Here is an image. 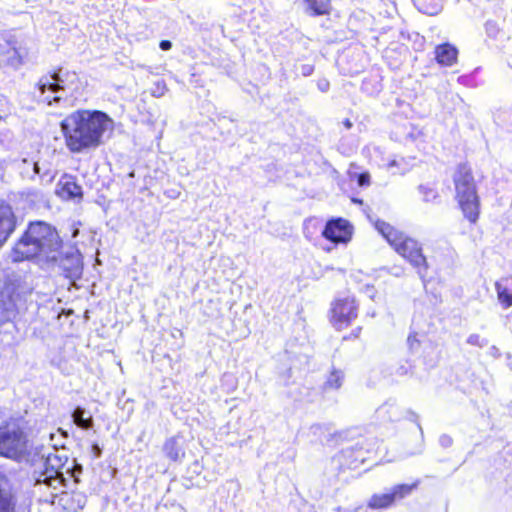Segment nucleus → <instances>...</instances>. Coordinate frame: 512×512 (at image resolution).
Returning a JSON list of instances; mask_svg holds the SVG:
<instances>
[{"mask_svg":"<svg viewBox=\"0 0 512 512\" xmlns=\"http://www.w3.org/2000/svg\"><path fill=\"white\" fill-rule=\"evenodd\" d=\"M394 410H396L395 403L388 401L378 408L377 413L383 418L387 416V419L394 420Z\"/></svg>","mask_w":512,"mask_h":512,"instance_id":"28","label":"nucleus"},{"mask_svg":"<svg viewBox=\"0 0 512 512\" xmlns=\"http://www.w3.org/2000/svg\"><path fill=\"white\" fill-rule=\"evenodd\" d=\"M371 159L378 167H384L387 170L388 161L391 160V156H386L384 149L380 146H373Z\"/></svg>","mask_w":512,"mask_h":512,"instance_id":"23","label":"nucleus"},{"mask_svg":"<svg viewBox=\"0 0 512 512\" xmlns=\"http://www.w3.org/2000/svg\"><path fill=\"white\" fill-rule=\"evenodd\" d=\"M79 88L78 75L73 71L58 70L41 77L37 83L39 95L37 102L46 103L48 106L54 104H68L69 98L74 97V92Z\"/></svg>","mask_w":512,"mask_h":512,"instance_id":"4","label":"nucleus"},{"mask_svg":"<svg viewBox=\"0 0 512 512\" xmlns=\"http://www.w3.org/2000/svg\"><path fill=\"white\" fill-rule=\"evenodd\" d=\"M358 306L354 298L338 299L332 304L331 322L338 330L348 326L358 315Z\"/></svg>","mask_w":512,"mask_h":512,"instance_id":"10","label":"nucleus"},{"mask_svg":"<svg viewBox=\"0 0 512 512\" xmlns=\"http://www.w3.org/2000/svg\"><path fill=\"white\" fill-rule=\"evenodd\" d=\"M48 269H57V271L68 279V288H80L73 286L75 280L79 279L83 271L82 255L78 249L70 247L66 252L61 253L57 257L55 265H50Z\"/></svg>","mask_w":512,"mask_h":512,"instance_id":"8","label":"nucleus"},{"mask_svg":"<svg viewBox=\"0 0 512 512\" xmlns=\"http://www.w3.org/2000/svg\"><path fill=\"white\" fill-rule=\"evenodd\" d=\"M56 193L65 200L80 202L83 199L82 187L77 183L76 177L69 174H64L60 178Z\"/></svg>","mask_w":512,"mask_h":512,"instance_id":"11","label":"nucleus"},{"mask_svg":"<svg viewBox=\"0 0 512 512\" xmlns=\"http://www.w3.org/2000/svg\"><path fill=\"white\" fill-rule=\"evenodd\" d=\"M440 443L444 447H448L452 444V438L448 435H443L440 437Z\"/></svg>","mask_w":512,"mask_h":512,"instance_id":"38","label":"nucleus"},{"mask_svg":"<svg viewBox=\"0 0 512 512\" xmlns=\"http://www.w3.org/2000/svg\"><path fill=\"white\" fill-rule=\"evenodd\" d=\"M467 343L470 345L478 346L480 348L485 347L488 344V340L480 337L478 334H471L467 338Z\"/></svg>","mask_w":512,"mask_h":512,"instance_id":"31","label":"nucleus"},{"mask_svg":"<svg viewBox=\"0 0 512 512\" xmlns=\"http://www.w3.org/2000/svg\"><path fill=\"white\" fill-rule=\"evenodd\" d=\"M410 369H411V366L406 362L404 364H400L396 368L395 374L398 376H405L409 373Z\"/></svg>","mask_w":512,"mask_h":512,"instance_id":"35","label":"nucleus"},{"mask_svg":"<svg viewBox=\"0 0 512 512\" xmlns=\"http://www.w3.org/2000/svg\"><path fill=\"white\" fill-rule=\"evenodd\" d=\"M9 44L12 46V49L14 51V54L18 56V62H21V58L23 57L22 54V47L17 45L16 41L9 40Z\"/></svg>","mask_w":512,"mask_h":512,"instance_id":"36","label":"nucleus"},{"mask_svg":"<svg viewBox=\"0 0 512 512\" xmlns=\"http://www.w3.org/2000/svg\"><path fill=\"white\" fill-rule=\"evenodd\" d=\"M71 416L73 423L83 430L92 429L94 426L92 414L81 406H77Z\"/></svg>","mask_w":512,"mask_h":512,"instance_id":"18","label":"nucleus"},{"mask_svg":"<svg viewBox=\"0 0 512 512\" xmlns=\"http://www.w3.org/2000/svg\"><path fill=\"white\" fill-rule=\"evenodd\" d=\"M30 0H8L9 10L13 14L28 12Z\"/></svg>","mask_w":512,"mask_h":512,"instance_id":"26","label":"nucleus"},{"mask_svg":"<svg viewBox=\"0 0 512 512\" xmlns=\"http://www.w3.org/2000/svg\"><path fill=\"white\" fill-rule=\"evenodd\" d=\"M435 0H414L415 4L418 6L419 11L428 15H435L439 12L440 7L437 3H434Z\"/></svg>","mask_w":512,"mask_h":512,"instance_id":"25","label":"nucleus"},{"mask_svg":"<svg viewBox=\"0 0 512 512\" xmlns=\"http://www.w3.org/2000/svg\"><path fill=\"white\" fill-rule=\"evenodd\" d=\"M374 227L398 254L416 268L423 286L426 287L430 284L431 277L428 276V263L422 253L421 245L383 220L377 219L374 222Z\"/></svg>","mask_w":512,"mask_h":512,"instance_id":"3","label":"nucleus"},{"mask_svg":"<svg viewBox=\"0 0 512 512\" xmlns=\"http://www.w3.org/2000/svg\"><path fill=\"white\" fill-rule=\"evenodd\" d=\"M58 432L61 433V436L63 438H67L68 437V433L66 431L62 430L61 428L58 429Z\"/></svg>","mask_w":512,"mask_h":512,"instance_id":"45","label":"nucleus"},{"mask_svg":"<svg viewBox=\"0 0 512 512\" xmlns=\"http://www.w3.org/2000/svg\"><path fill=\"white\" fill-rule=\"evenodd\" d=\"M50 440V445L48 447H45L44 445H37L34 447V459L37 461L41 457V453H46L47 451H51L52 454H56L58 456L63 457L64 466L67 464L68 458L64 454H59L58 448L64 447V443L58 441L56 438V434L49 433L48 435Z\"/></svg>","mask_w":512,"mask_h":512,"instance_id":"17","label":"nucleus"},{"mask_svg":"<svg viewBox=\"0 0 512 512\" xmlns=\"http://www.w3.org/2000/svg\"><path fill=\"white\" fill-rule=\"evenodd\" d=\"M62 240L55 227L34 220V264L42 269L55 265L60 255Z\"/></svg>","mask_w":512,"mask_h":512,"instance_id":"6","label":"nucleus"},{"mask_svg":"<svg viewBox=\"0 0 512 512\" xmlns=\"http://www.w3.org/2000/svg\"><path fill=\"white\" fill-rule=\"evenodd\" d=\"M33 171H34V174H38V173H39V166H38V163H37V162H34V168H33Z\"/></svg>","mask_w":512,"mask_h":512,"instance_id":"47","label":"nucleus"},{"mask_svg":"<svg viewBox=\"0 0 512 512\" xmlns=\"http://www.w3.org/2000/svg\"><path fill=\"white\" fill-rule=\"evenodd\" d=\"M485 32L489 38L496 39L500 29L495 21L488 20L485 23Z\"/></svg>","mask_w":512,"mask_h":512,"instance_id":"30","label":"nucleus"},{"mask_svg":"<svg viewBox=\"0 0 512 512\" xmlns=\"http://www.w3.org/2000/svg\"><path fill=\"white\" fill-rule=\"evenodd\" d=\"M498 299L503 308H509L512 306V290H497Z\"/></svg>","mask_w":512,"mask_h":512,"instance_id":"29","label":"nucleus"},{"mask_svg":"<svg viewBox=\"0 0 512 512\" xmlns=\"http://www.w3.org/2000/svg\"><path fill=\"white\" fill-rule=\"evenodd\" d=\"M317 88L321 92L326 93L330 89V82L326 78H320L317 81Z\"/></svg>","mask_w":512,"mask_h":512,"instance_id":"34","label":"nucleus"},{"mask_svg":"<svg viewBox=\"0 0 512 512\" xmlns=\"http://www.w3.org/2000/svg\"><path fill=\"white\" fill-rule=\"evenodd\" d=\"M15 229V218L9 204L0 200V247Z\"/></svg>","mask_w":512,"mask_h":512,"instance_id":"13","label":"nucleus"},{"mask_svg":"<svg viewBox=\"0 0 512 512\" xmlns=\"http://www.w3.org/2000/svg\"><path fill=\"white\" fill-rule=\"evenodd\" d=\"M311 431L316 434L318 433V431H321L322 430V426L320 424H314L311 426Z\"/></svg>","mask_w":512,"mask_h":512,"instance_id":"42","label":"nucleus"},{"mask_svg":"<svg viewBox=\"0 0 512 512\" xmlns=\"http://www.w3.org/2000/svg\"><path fill=\"white\" fill-rule=\"evenodd\" d=\"M92 452H93L94 456L96 458H98V457L101 456L102 450H101V448L99 447L98 444H93L92 445Z\"/></svg>","mask_w":512,"mask_h":512,"instance_id":"40","label":"nucleus"},{"mask_svg":"<svg viewBox=\"0 0 512 512\" xmlns=\"http://www.w3.org/2000/svg\"><path fill=\"white\" fill-rule=\"evenodd\" d=\"M412 167V164L407 161L404 157H391V160L388 161V169L387 171L391 174H400L403 175L407 173Z\"/></svg>","mask_w":512,"mask_h":512,"instance_id":"20","label":"nucleus"},{"mask_svg":"<svg viewBox=\"0 0 512 512\" xmlns=\"http://www.w3.org/2000/svg\"><path fill=\"white\" fill-rule=\"evenodd\" d=\"M418 483H414L412 485L408 484H400L393 488V491L391 492V495H393V500L395 499H402L405 496L409 495L413 489L417 487Z\"/></svg>","mask_w":512,"mask_h":512,"instance_id":"27","label":"nucleus"},{"mask_svg":"<svg viewBox=\"0 0 512 512\" xmlns=\"http://www.w3.org/2000/svg\"><path fill=\"white\" fill-rule=\"evenodd\" d=\"M129 176H130V177H134V171L130 172V173H129Z\"/></svg>","mask_w":512,"mask_h":512,"instance_id":"50","label":"nucleus"},{"mask_svg":"<svg viewBox=\"0 0 512 512\" xmlns=\"http://www.w3.org/2000/svg\"><path fill=\"white\" fill-rule=\"evenodd\" d=\"M164 452L168 458L173 461H177L185 455L182 446L179 443L177 437L168 439L164 444Z\"/></svg>","mask_w":512,"mask_h":512,"instance_id":"19","label":"nucleus"},{"mask_svg":"<svg viewBox=\"0 0 512 512\" xmlns=\"http://www.w3.org/2000/svg\"><path fill=\"white\" fill-rule=\"evenodd\" d=\"M418 191L422 195L424 202H433L439 197L435 186L432 184H420Z\"/></svg>","mask_w":512,"mask_h":512,"instance_id":"24","label":"nucleus"},{"mask_svg":"<svg viewBox=\"0 0 512 512\" xmlns=\"http://www.w3.org/2000/svg\"><path fill=\"white\" fill-rule=\"evenodd\" d=\"M343 123L344 126L348 129L352 127V122L349 119H345Z\"/></svg>","mask_w":512,"mask_h":512,"instance_id":"44","label":"nucleus"},{"mask_svg":"<svg viewBox=\"0 0 512 512\" xmlns=\"http://www.w3.org/2000/svg\"><path fill=\"white\" fill-rule=\"evenodd\" d=\"M159 48L162 51H169L172 48V42L170 40H161L159 43Z\"/></svg>","mask_w":512,"mask_h":512,"instance_id":"37","label":"nucleus"},{"mask_svg":"<svg viewBox=\"0 0 512 512\" xmlns=\"http://www.w3.org/2000/svg\"><path fill=\"white\" fill-rule=\"evenodd\" d=\"M369 178L370 176L368 174H361L359 177V184L361 186L368 185L369 184Z\"/></svg>","mask_w":512,"mask_h":512,"instance_id":"39","label":"nucleus"},{"mask_svg":"<svg viewBox=\"0 0 512 512\" xmlns=\"http://www.w3.org/2000/svg\"><path fill=\"white\" fill-rule=\"evenodd\" d=\"M44 177H47V179H46L47 182H51L53 180V178H54L53 175H49V174H45Z\"/></svg>","mask_w":512,"mask_h":512,"instance_id":"48","label":"nucleus"},{"mask_svg":"<svg viewBox=\"0 0 512 512\" xmlns=\"http://www.w3.org/2000/svg\"><path fill=\"white\" fill-rule=\"evenodd\" d=\"M32 221L27 224V230L22 238L16 243L11 251L10 257L13 262H21L24 260H30L32 258Z\"/></svg>","mask_w":512,"mask_h":512,"instance_id":"12","label":"nucleus"},{"mask_svg":"<svg viewBox=\"0 0 512 512\" xmlns=\"http://www.w3.org/2000/svg\"><path fill=\"white\" fill-rule=\"evenodd\" d=\"M456 199L464 217L470 223H476L480 213V198L471 168L467 164H459L453 175Z\"/></svg>","mask_w":512,"mask_h":512,"instance_id":"5","label":"nucleus"},{"mask_svg":"<svg viewBox=\"0 0 512 512\" xmlns=\"http://www.w3.org/2000/svg\"><path fill=\"white\" fill-rule=\"evenodd\" d=\"M63 468V457L51 451L41 453L37 461L34 459V497L39 503L57 504L65 512H78L86 504L84 493L76 490L56 493L64 482Z\"/></svg>","mask_w":512,"mask_h":512,"instance_id":"1","label":"nucleus"},{"mask_svg":"<svg viewBox=\"0 0 512 512\" xmlns=\"http://www.w3.org/2000/svg\"><path fill=\"white\" fill-rule=\"evenodd\" d=\"M368 84H369V81H364L363 84H362V90L363 91H368Z\"/></svg>","mask_w":512,"mask_h":512,"instance_id":"46","label":"nucleus"},{"mask_svg":"<svg viewBox=\"0 0 512 512\" xmlns=\"http://www.w3.org/2000/svg\"><path fill=\"white\" fill-rule=\"evenodd\" d=\"M305 7L304 12L310 17L327 16L331 13L332 5L330 0H302Z\"/></svg>","mask_w":512,"mask_h":512,"instance_id":"16","label":"nucleus"},{"mask_svg":"<svg viewBox=\"0 0 512 512\" xmlns=\"http://www.w3.org/2000/svg\"><path fill=\"white\" fill-rule=\"evenodd\" d=\"M490 354H491L493 357H495V358L499 357V356H500L499 349H498L497 347H495V346H492V347L490 348Z\"/></svg>","mask_w":512,"mask_h":512,"instance_id":"41","label":"nucleus"},{"mask_svg":"<svg viewBox=\"0 0 512 512\" xmlns=\"http://www.w3.org/2000/svg\"><path fill=\"white\" fill-rule=\"evenodd\" d=\"M495 288H496V289L501 288V286H500V284H499L498 282H496V283H495Z\"/></svg>","mask_w":512,"mask_h":512,"instance_id":"49","label":"nucleus"},{"mask_svg":"<svg viewBox=\"0 0 512 512\" xmlns=\"http://www.w3.org/2000/svg\"><path fill=\"white\" fill-rule=\"evenodd\" d=\"M27 437L14 422L0 427V454L21 461L27 457Z\"/></svg>","mask_w":512,"mask_h":512,"instance_id":"7","label":"nucleus"},{"mask_svg":"<svg viewBox=\"0 0 512 512\" xmlns=\"http://www.w3.org/2000/svg\"><path fill=\"white\" fill-rule=\"evenodd\" d=\"M434 54L437 64L440 66L451 67L457 63L459 51L455 45L445 42L436 45Z\"/></svg>","mask_w":512,"mask_h":512,"instance_id":"15","label":"nucleus"},{"mask_svg":"<svg viewBox=\"0 0 512 512\" xmlns=\"http://www.w3.org/2000/svg\"><path fill=\"white\" fill-rule=\"evenodd\" d=\"M380 90H381L380 85H378V84H377V85H374V86H373V90L371 91V94H373V93H379V92H380Z\"/></svg>","mask_w":512,"mask_h":512,"instance_id":"43","label":"nucleus"},{"mask_svg":"<svg viewBox=\"0 0 512 512\" xmlns=\"http://www.w3.org/2000/svg\"><path fill=\"white\" fill-rule=\"evenodd\" d=\"M60 126L68 150L86 153L105 143L106 134L113 130L114 121L101 110L79 109L68 115Z\"/></svg>","mask_w":512,"mask_h":512,"instance_id":"2","label":"nucleus"},{"mask_svg":"<svg viewBox=\"0 0 512 512\" xmlns=\"http://www.w3.org/2000/svg\"><path fill=\"white\" fill-rule=\"evenodd\" d=\"M344 372L338 369H332L329 373L327 380L324 383L325 390H338L341 388L344 381Z\"/></svg>","mask_w":512,"mask_h":512,"instance_id":"21","label":"nucleus"},{"mask_svg":"<svg viewBox=\"0 0 512 512\" xmlns=\"http://www.w3.org/2000/svg\"><path fill=\"white\" fill-rule=\"evenodd\" d=\"M321 234L335 245L347 244L352 238L353 225L341 217L331 218L327 220Z\"/></svg>","mask_w":512,"mask_h":512,"instance_id":"9","label":"nucleus"},{"mask_svg":"<svg viewBox=\"0 0 512 512\" xmlns=\"http://www.w3.org/2000/svg\"><path fill=\"white\" fill-rule=\"evenodd\" d=\"M16 313L14 290H0V325L12 321Z\"/></svg>","mask_w":512,"mask_h":512,"instance_id":"14","label":"nucleus"},{"mask_svg":"<svg viewBox=\"0 0 512 512\" xmlns=\"http://www.w3.org/2000/svg\"><path fill=\"white\" fill-rule=\"evenodd\" d=\"M67 472H71L72 476L75 478V481L78 482L77 474H80L82 472V465L78 464L73 460L72 466L67 467Z\"/></svg>","mask_w":512,"mask_h":512,"instance_id":"33","label":"nucleus"},{"mask_svg":"<svg viewBox=\"0 0 512 512\" xmlns=\"http://www.w3.org/2000/svg\"><path fill=\"white\" fill-rule=\"evenodd\" d=\"M314 69H315L314 65H312V64H301L298 67V70L300 71V73L303 77L311 76L314 72Z\"/></svg>","mask_w":512,"mask_h":512,"instance_id":"32","label":"nucleus"},{"mask_svg":"<svg viewBox=\"0 0 512 512\" xmlns=\"http://www.w3.org/2000/svg\"><path fill=\"white\" fill-rule=\"evenodd\" d=\"M394 502L393 500V495H391V493H386V494H381V495H373L369 501V507L371 508H387L389 507L392 503Z\"/></svg>","mask_w":512,"mask_h":512,"instance_id":"22","label":"nucleus"}]
</instances>
